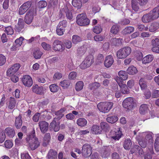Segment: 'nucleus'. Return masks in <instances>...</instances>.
<instances>
[{
  "mask_svg": "<svg viewBox=\"0 0 159 159\" xmlns=\"http://www.w3.org/2000/svg\"><path fill=\"white\" fill-rule=\"evenodd\" d=\"M29 148L32 150H34L40 146V142L35 135V131L27 134L25 138Z\"/></svg>",
  "mask_w": 159,
  "mask_h": 159,
  "instance_id": "f257e3e1",
  "label": "nucleus"
},
{
  "mask_svg": "<svg viewBox=\"0 0 159 159\" xmlns=\"http://www.w3.org/2000/svg\"><path fill=\"white\" fill-rule=\"evenodd\" d=\"M131 52V49L130 47H125L120 48L117 51L116 56L119 59H124L129 55Z\"/></svg>",
  "mask_w": 159,
  "mask_h": 159,
  "instance_id": "f03ea898",
  "label": "nucleus"
},
{
  "mask_svg": "<svg viewBox=\"0 0 159 159\" xmlns=\"http://www.w3.org/2000/svg\"><path fill=\"white\" fill-rule=\"evenodd\" d=\"M113 105V103L111 102H101L98 104L97 107L101 112L106 113L109 111Z\"/></svg>",
  "mask_w": 159,
  "mask_h": 159,
  "instance_id": "7ed1b4c3",
  "label": "nucleus"
},
{
  "mask_svg": "<svg viewBox=\"0 0 159 159\" xmlns=\"http://www.w3.org/2000/svg\"><path fill=\"white\" fill-rule=\"evenodd\" d=\"M89 20L86 17L84 13H82L78 15L76 17L77 23L80 26L88 25L89 23Z\"/></svg>",
  "mask_w": 159,
  "mask_h": 159,
  "instance_id": "20e7f679",
  "label": "nucleus"
},
{
  "mask_svg": "<svg viewBox=\"0 0 159 159\" xmlns=\"http://www.w3.org/2000/svg\"><path fill=\"white\" fill-rule=\"evenodd\" d=\"M72 10L71 6L70 4H68L65 6L64 7L61 8L60 12L63 15L65 14L67 19L71 20L73 18Z\"/></svg>",
  "mask_w": 159,
  "mask_h": 159,
  "instance_id": "39448f33",
  "label": "nucleus"
},
{
  "mask_svg": "<svg viewBox=\"0 0 159 159\" xmlns=\"http://www.w3.org/2000/svg\"><path fill=\"white\" fill-rule=\"evenodd\" d=\"M110 132L109 137L115 140H118L121 138L122 133L119 127L116 126Z\"/></svg>",
  "mask_w": 159,
  "mask_h": 159,
  "instance_id": "423d86ee",
  "label": "nucleus"
},
{
  "mask_svg": "<svg viewBox=\"0 0 159 159\" xmlns=\"http://www.w3.org/2000/svg\"><path fill=\"white\" fill-rule=\"evenodd\" d=\"M122 105L124 108L128 110H132L134 106L133 98L131 97L127 98L124 100Z\"/></svg>",
  "mask_w": 159,
  "mask_h": 159,
  "instance_id": "0eeeda50",
  "label": "nucleus"
},
{
  "mask_svg": "<svg viewBox=\"0 0 159 159\" xmlns=\"http://www.w3.org/2000/svg\"><path fill=\"white\" fill-rule=\"evenodd\" d=\"M120 91H117L115 93L116 97L117 98H119L121 95V94H125L129 93V90L125 84H124L119 86Z\"/></svg>",
  "mask_w": 159,
  "mask_h": 159,
  "instance_id": "6e6552de",
  "label": "nucleus"
},
{
  "mask_svg": "<svg viewBox=\"0 0 159 159\" xmlns=\"http://www.w3.org/2000/svg\"><path fill=\"white\" fill-rule=\"evenodd\" d=\"M20 67V65L19 63L15 64L8 69L7 71V74L8 76H11L15 73L18 71Z\"/></svg>",
  "mask_w": 159,
  "mask_h": 159,
  "instance_id": "1a4fd4ad",
  "label": "nucleus"
},
{
  "mask_svg": "<svg viewBox=\"0 0 159 159\" xmlns=\"http://www.w3.org/2000/svg\"><path fill=\"white\" fill-rule=\"evenodd\" d=\"M82 152L85 157H89L92 152L91 146L88 144L84 145L82 147Z\"/></svg>",
  "mask_w": 159,
  "mask_h": 159,
  "instance_id": "9d476101",
  "label": "nucleus"
},
{
  "mask_svg": "<svg viewBox=\"0 0 159 159\" xmlns=\"http://www.w3.org/2000/svg\"><path fill=\"white\" fill-rule=\"evenodd\" d=\"M139 1V3L141 5H143L146 4L148 0H137ZM132 7L133 9L135 11H138L139 9V7L138 2L136 0H132Z\"/></svg>",
  "mask_w": 159,
  "mask_h": 159,
  "instance_id": "9b49d317",
  "label": "nucleus"
},
{
  "mask_svg": "<svg viewBox=\"0 0 159 159\" xmlns=\"http://www.w3.org/2000/svg\"><path fill=\"white\" fill-rule=\"evenodd\" d=\"M21 80L24 86L27 87H31L33 84L31 77L29 75H25L22 78Z\"/></svg>",
  "mask_w": 159,
  "mask_h": 159,
  "instance_id": "f8f14e48",
  "label": "nucleus"
},
{
  "mask_svg": "<svg viewBox=\"0 0 159 159\" xmlns=\"http://www.w3.org/2000/svg\"><path fill=\"white\" fill-rule=\"evenodd\" d=\"M152 134V133L150 132L139 133L138 134L139 137L143 138L145 137L144 139L148 143H152L153 140Z\"/></svg>",
  "mask_w": 159,
  "mask_h": 159,
  "instance_id": "ddd939ff",
  "label": "nucleus"
},
{
  "mask_svg": "<svg viewBox=\"0 0 159 159\" xmlns=\"http://www.w3.org/2000/svg\"><path fill=\"white\" fill-rule=\"evenodd\" d=\"M31 3L30 2H27L24 3L19 8V13L20 15L24 14L30 7Z\"/></svg>",
  "mask_w": 159,
  "mask_h": 159,
  "instance_id": "4468645a",
  "label": "nucleus"
},
{
  "mask_svg": "<svg viewBox=\"0 0 159 159\" xmlns=\"http://www.w3.org/2000/svg\"><path fill=\"white\" fill-rule=\"evenodd\" d=\"M8 108L10 109H13L15 108L17 105L16 100L14 98L10 97L7 102Z\"/></svg>",
  "mask_w": 159,
  "mask_h": 159,
  "instance_id": "2eb2a0df",
  "label": "nucleus"
},
{
  "mask_svg": "<svg viewBox=\"0 0 159 159\" xmlns=\"http://www.w3.org/2000/svg\"><path fill=\"white\" fill-rule=\"evenodd\" d=\"M39 126L42 132L44 133L47 131L48 129V124L45 121L39 122Z\"/></svg>",
  "mask_w": 159,
  "mask_h": 159,
  "instance_id": "dca6fc26",
  "label": "nucleus"
},
{
  "mask_svg": "<svg viewBox=\"0 0 159 159\" xmlns=\"http://www.w3.org/2000/svg\"><path fill=\"white\" fill-rule=\"evenodd\" d=\"M53 48L54 50L57 51H62L64 49V47H62L61 42L58 40H55L53 44Z\"/></svg>",
  "mask_w": 159,
  "mask_h": 159,
  "instance_id": "f3484780",
  "label": "nucleus"
},
{
  "mask_svg": "<svg viewBox=\"0 0 159 159\" xmlns=\"http://www.w3.org/2000/svg\"><path fill=\"white\" fill-rule=\"evenodd\" d=\"M33 92L38 94H42L44 90L42 86H39L37 84L34 85L32 88Z\"/></svg>",
  "mask_w": 159,
  "mask_h": 159,
  "instance_id": "a211bd4d",
  "label": "nucleus"
},
{
  "mask_svg": "<svg viewBox=\"0 0 159 159\" xmlns=\"http://www.w3.org/2000/svg\"><path fill=\"white\" fill-rule=\"evenodd\" d=\"M114 62V60L112 57L111 55H109L106 57L104 64L105 67L109 68L112 65Z\"/></svg>",
  "mask_w": 159,
  "mask_h": 159,
  "instance_id": "6ab92c4d",
  "label": "nucleus"
},
{
  "mask_svg": "<svg viewBox=\"0 0 159 159\" xmlns=\"http://www.w3.org/2000/svg\"><path fill=\"white\" fill-rule=\"evenodd\" d=\"M56 118H54V119L51 123L50 127L51 129H53L55 132H57L59 130V122L58 121H56L55 120Z\"/></svg>",
  "mask_w": 159,
  "mask_h": 159,
  "instance_id": "aec40b11",
  "label": "nucleus"
},
{
  "mask_svg": "<svg viewBox=\"0 0 159 159\" xmlns=\"http://www.w3.org/2000/svg\"><path fill=\"white\" fill-rule=\"evenodd\" d=\"M150 13L154 20L157 19L159 17V6L154 8Z\"/></svg>",
  "mask_w": 159,
  "mask_h": 159,
  "instance_id": "412c9836",
  "label": "nucleus"
},
{
  "mask_svg": "<svg viewBox=\"0 0 159 159\" xmlns=\"http://www.w3.org/2000/svg\"><path fill=\"white\" fill-rule=\"evenodd\" d=\"M90 132L93 134H101L102 132V131L100 126L96 125H94L91 128Z\"/></svg>",
  "mask_w": 159,
  "mask_h": 159,
  "instance_id": "4be33fe9",
  "label": "nucleus"
},
{
  "mask_svg": "<svg viewBox=\"0 0 159 159\" xmlns=\"http://www.w3.org/2000/svg\"><path fill=\"white\" fill-rule=\"evenodd\" d=\"M33 18V13L32 11L28 12L26 14L25 21L26 23L29 24L32 22Z\"/></svg>",
  "mask_w": 159,
  "mask_h": 159,
  "instance_id": "5701e85b",
  "label": "nucleus"
},
{
  "mask_svg": "<svg viewBox=\"0 0 159 159\" xmlns=\"http://www.w3.org/2000/svg\"><path fill=\"white\" fill-rule=\"evenodd\" d=\"M68 107H63L61 109L59 110L56 112L55 114L57 117L56 119H58L59 120L63 116L65 112L66 111Z\"/></svg>",
  "mask_w": 159,
  "mask_h": 159,
  "instance_id": "b1692460",
  "label": "nucleus"
},
{
  "mask_svg": "<svg viewBox=\"0 0 159 159\" xmlns=\"http://www.w3.org/2000/svg\"><path fill=\"white\" fill-rule=\"evenodd\" d=\"M153 149L152 146H151L150 148L147 149L145 152V159H152V155L153 154Z\"/></svg>",
  "mask_w": 159,
  "mask_h": 159,
  "instance_id": "393cba45",
  "label": "nucleus"
},
{
  "mask_svg": "<svg viewBox=\"0 0 159 159\" xmlns=\"http://www.w3.org/2000/svg\"><path fill=\"white\" fill-rule=\"evenodd\" d=\"M137 140L138 141L139 145L142 148H145L146 147L148 142L141 137H139L138 134L136 137Z\"/></svg>",
  "mask_w": 159,
  "mask_h": 159,
  "instance_id": "a878e982",
  "label": "nucleus"
},
{
  "mask_svg": "<svg viewBox=\"0 0 159 159\" xmlns=\"http://www.w3.org/2000/svg\"><path fill=\"white\" fill-rule=\"evenodd\" d=\"M153 20H154L150 12L143 15L142 18V20L144 23L149 22Z\"/></svg>",
  "mask_w": 159,
  "mask_h": 159,
  "instance_id": "bb28decb",
  "label": "nucleus"
},
{
  "mask_svg": "<svg viewBox=\"0 0 159 159\" xmlns=\"http://www.w3.org/2000/svg\"><path fill=\"white\" fill-rule=\"evenodd\" d=\"M23 27V19L19 18L18 20V23L15 25V30L17 31L20 32Z\"/></svg>",
  "mask_w": 159,
  "mask_h": 159,
  "instance_id": "cd10ccee",
  "label": "nucleus"
},
{
  "mask_svg": "<svg viewBox=\"0 0 159 159\" xmlns=\"http://www.w3.org/2000/svg\"><path fill=\"white\" fill-rule=\"evenodd\" d=\"M24 39L22 37H20L19 38L17 39L15 42L16 45V46H14L12 47L11 48L12 50H16L17 49V48L21 45L22 43V41Z\"/></svg>",
  "mask_w": 159,
  "mask_h": 159,
  "instance_id": "c85d7f7f",
  "label": "nucleus"
},
{
  "mask_svg": "<svg viewBox=\"0 0 159 159\" xmlns=\"http://www.w3.org/2000/svg\"><path fill=\"white\" fill-rule=\"evenodd\" d=\"M5 132L11 138L13 137L15 135V131L14 129L11 127H7L5 130Z\"/></svg>",
  "mask_w": 159,
  "mask_h": 159,
  "instance_id": "c756f323",
  "label": "nucleus"
},
{
  "mask_svg": "<svg viewBox=\"0 0 159 159\" xmlns=\"http://www.w3.org/2000/svg\"><path fill=\"white\" fill-rule=\"evenodd\" d=\"M130 151L132 153L138 152L139 154L140 155H142L144 154L143 149L138 145H135L134 147L131 149Z\"/></svg>",
  "mask_w": 159,
  "mask_h": 159,
  "instance_id": "7c9ffc66",
  "label": "nucleus"
},
{
  "mask_svg": "<svg viewBox=\"0 0 159 159\" xmlns=\"http://www.w3.org/2000/svg\"><path fill=\"white\" fill-rule=\"evenodd\" d=\"M154 57L153 55H148L144 57L142 60V63L146 64L151 62L153 60Z\"/></svg>",
  "mask_w": 159,
  "mask_h": 159,
  "instance_id": "2f4dec72",
  "label": "nucleus"
},
{
  "mask_svg": "<svg viewBox=\"0 0 159 159\" xmlns=\"http://www.w3.org/2000/svg\"><path fill=\"white\" fill-rule=\"evenodd\" d=\"M138 72V71L136 67L133 66H130L127 70V73L130 75H134Z\"/></svg>",
  "mask_w": 159,
  "mask_h": 159,
  "instance_id": "473e14b6",
  "label": "nucleus"
},
{
  "mask_svg": "<svg viewBox=\"0 0 159 159\" xmlns=\"http://www.w3.org/2000/svg\"><path fill=\"white\" fill-rule=\"evenodd\" d=\"M50 139V134L49 133L46 134L43 138V145L45 146L49 144Z\"/></svg>",
  "mask_w": 159,
  "mask_h": 159,
  "instance_id": "72a5a7b5",
  "label": "nucleus"
},
{
  "mask_svg": "<svg viewBox=\"0 0 159 159\" xmlns=\"http://www.w3.org/2000/svg\"><path fill=\"white\" fill-rule=\"evenodd\" d=\"M123 41L122 39L113 38L111 39V43L113 45L118 46L121 44Z\"/></svg>",
  "mask_w": 159,
  "mask_h": 159,
  "instance_id": "f704fd0d",
  "label": "nucleus"
},
{
  "mask_svg": "<svg viewBox=\"0 0 159 159\" xmlns=\"http://www.w3.org/2000/svg\"><path fill=\"white\" fill-rule=\"evenodd\" d=\"M21 118V116L20 115H19L16 118L15 125L17 129H20L22 125V120Z\"/></svg>",
  "mask_w": 159,
  "mask_h": 159,
  "instance_id": "c9c22d12",
  "label": "nucleus"
},
{
  "mask_svg": "<svg viewBox=\"0 0 159 159\" xmlns=\"http://www.w3.org/2000/svg\"><path fill=\"white\" fill-rule=\"evenodd\" d=\"M57 152L53 150H51L48 153V157L49 159H57Z\"/></svg>",
  "mask_w": 159,
  "mask_h": 159,
  "instance_id": "e433bc0d",
  "label": "nucleus"
},
{
  "mask_svg": "<svg viewBox=\"0 0 159 159\" xmlns=\"http://www.w3.org/2000/svg\"><path fill=\"white\" fill-rule=\"evenodd\" d=\"M148 111V107L147 105L145 104L141 105L139 108V112L141 114H146Z\"/></svg>",
  "mask_w": 159,
  "mask_h": 159,
  "instance_id": "4c0bfd02",
  "label": "nucleus"
},
{
  "mask_svg": "<svg viewBox=\"0 0 159 159\" xmlns=\"http://www.w3.org/2000/svg\"><path fill=\"white\" fill-rule=\"evenodd\" d=\"M134 28L132 26H127L123 29L122 32L125 34H129L134 32Z\"/></svg>",
  "mask_w": 159,
  "mask_h": 159,
  "instance_id": "58836bf2",
  "label": "nucleus"
},
{
  "mask_svg": "<svg viewBox=\"0 0 159 159\" xmlns=\"http://www.w3.org/2000/svg\"><path fill=\"white\" fill-rule=\"evenodd\" d=\"M159 28V24L157 23H153L149 26V31L151 32H154Z\"/></svg>",
  "mask_w": 159,
  "mask_h": 159,
  "instance_id": "ea45409f",
  "label": "nucleus"
},
{
  "mask_svg": "<svg viewBox=\"0 0 159 159\" xmlns=\"http://www.w3.org/2000/svg\"><path fill=\"white\" fill-rule=\"evenodd\" d=\"M88 66H90L93 63V57L92 56L87 57L84 61Z\"/></svg>",
  "mask_w": 159,
  "mask_h": 159,
  "instance_id": "a19ab883",
  "label": "nucleus"
},
{
  "mask_svg": "<svg viewBox=\"0 0 159 159\" xmlns=\"http://www.w3.org/2000/svg\"><path fill=\"white\" fill-rule=\"evenodd\" d=\"M77 124L79 126H84L86 125L87 121L85 119L80 118L77 120Z\"/></svg>",
  "mask_w": 159,
  "mask_h": 159,
  "instance_id": "79ce46f5",
  "label": "nucleus"
},
{
  "mask_svg": "<svg viewBox=\"0 0 159 159\" xmlns=\"http://www.w3.org/2000/svg\"><path fill=\"white\" fill-rule=\"evenodd\" d=\"M118 120V117L117 116H109L107 118V121L108 122L111 124L115 123Z\"/></svg>",
  "mask_w": 159,
  "mask_h": 159,
  "instance_id": "37998d69",
  "label": "nucleus"
},
{
  "mask_svg": "<svg viewBox=\"0 0 159 159\" xmlns=\"http://www.w3.org/2000/svg\"><path fill=\"white\" fill-rule=\"evenodd\" d=\"M119 77L122 78L124 80H126L128 77V75L126 72L123 70H120L118 72Z\"/></svg>",
  "mask_w": 159,
  "mask_h": 159,
  "instance_id": "c03bdc74",
  "label": "nucleus"
},
{
  "mask_svg": "<svg viewBox=\"0 0 159 159\" xmlns=\"http://www.w3.org/2000/svg\"><path fill=\"white\" fill-rule=\"evenodd\" d=\"M84 86V83L82 81L77 82L75 84V89L77 91L81 90L83 88Z\"/></svg>",
  "mask_w": 159,
  "mask_h": 159,
  "instance_id": "a18cd8bd",
  "label": "nucleus"
},
{
  "mask_svg": "<svg viewBox=\"0 0 159 159\" xmlns=\"http://www.w3.org/2000/svg\"><path fill=\"white\" fill-rule=\"evenodd\" d=\"M132 145V143L131 140L130 139H128L126 140L124 143V147L126 149H129Z\"/></svg>",
  "mask_w": 159,
  "mask_h": 159,
  "instance_id": "49530a36",
  "label": "nucleus"
},
{
  "mask_svg": "<svg viewBox=\"0 0 159 159\" xmlns=\"http://www.w3.org/2000/svg\"><path fill=\"white\" fill-rule=\"evenodd\" d=\"M151 45L153 47L159 46V38L156 37H154L151 40Z\"/></svg>",
  "mask_w": 159,
  "mask_h": 159,
  "instance_id": "de8ad7c7",
  "label": "nucleus"
},
{
  "mask_svg": "<svg viewBox=\"0 0 159 159\" xmlns=\"http://www.w3.org/2000/svg\"><path fill=\"white\" fill-rule=\"evenodd\" d=\"M81 40V38L79 36L74 35L72 37V41L74 44H76Z\"/></svg>",
  "mask_w": 159,
  "mask_h": 159,
  "instance_id": "09e8293b",
  "label": "nucleus"
},
{
  "mask_svg": "<svg viewBox=\"0 0 159 159\" xmlns=\"http://www.w3.org/2000/svg\"><path fill=\"white\" fill-rule=\"evenodd\" d=\"M72 3L74 7H76L78 8H80L82 6L81 2L77 0H72Z\"/></svg>",
  "mask_w": 159,
  "mask_h": 159,
  "instance_id": "8fccbe9b",
  "label": "nucleus"
},
{
  "mask_svg": "<svg viewBox=\"0 0 159 159\" xmlns=\"http://www.w3.org/2000/svg\"><path fill=\"white\" fill-rule=\"evenodd\" d=\"M100 86L99 83L95 82L93 83L90 84L89 85V88L91 90H93L95 89H98Z\"/></svg>",
  "mask_w": 159,
  "mask_h": 159,
  "instance_id": "3c124183",
  "label": "nucleus"
},
{
  "mask_svg": "<svg viewBox=\"0 0 159 159\" xmlns=\"http://www.w3.org/2000/svg\"><path fill=\"white\" fill-rule=\"evenodd\" d=\"M101 154L102 157L104 158L107 157L109 156V153L107 147H104V149L102 150Z\"/></svg>",
  "mask_w": 159,
  "mask_h": 159,
  "instance_id": "603ef678",
  "label": "nucleus"
},
{
  "mask_svg": "<svg viewBox=\"0 0 159 159\" xmlns=\"http://www.w3.org/2000/svg\"><path fill=\"white\" fill-rule=\"evenodd\" d=\"M49 88L50 91L53 93L57 92L59 89L58 86L56 84L50 85Z\"/></svg>",
  "mask_w": 159,
  "mask_h": 159,
  "instance_id": "864d4df0",
  "label": "nucleus"
},
{
  "mask_svg": "<svg viewBox=\"0 0 159 159\" xmlns=\"http://www.w3.org/2000/svg\"><path fill=\"white\" fill-rule=\"evenodd\" d=\"M139 84L142 90L145 89L147 87L146 82L143 78H141L139 82Z\"/></svg>",
  "mask_w": 159,
  "mask_h": 159,
  "instance_id": "5fc2aeb1",
  "label": "nucleus"
},
{
  "mask_svg": "<svg viewBox=\"0 0 159 159\" xmlns=\"http://www.w3.org/2000/svg\"><path fill=\"white\" fill-rule=\"evenodd\" d=\"M42 54V52L39 49L35 50L33 52L34 56L36 59L40 58Z\"/></svg>",
  "mask_w": 159,
  "mask_h": 159,
  "instance_id": "6e6d98bb",
  "label": "nucleus"
},
{
  "mask_svg": "<svg viewBox=\"0 0 159 159\" xmlns=\"http://www.w3.org/2000/svg\"><path fill=\"white\" fill-rule=\"evenodd\" d=\"M70 82L68 80H64L60 82V85L64 89L67 88L70 85Z\"/></svg>",
  "mask_w": 159,
  "mask_h": 159,
  "instance_id": "4d7b16f0",
  "label": "nucleus"
},
{
  "mask_svg": "<svg viewBox=\"0 0 159 159\" xmlns=\"http://www.w3.org/2000/svg\"><path fill=\"white\" fill-rule=\"evenodd\" d=\"M21 159H31V157L29 155L28 153L26 152H24L20 154Z\"/></svg>",
  "mask_w": 159,
  "mask_h": 159,
  "instance_id": "13d9d810",
  "label": "nucleus"
},
{
  "mask_svg": "<svg viewBox=\"0 0 159 159\" xmlns=\"http://www.w3.org/2000/svg\"><path fill=\"white\" fill-rule=\"evenodd\" d=\"M100 129H102V131L103 130L106 131L108 128L109 126L108 124L105 122H101L100 123Z\"/></svg>",
  "mask_w": 159,
  "mask_h": 159,
  "instance_id": "bf43d9fd",
  "label": "nucleus"
},
{
  "mask_svg": "<svg viewBox=\"0 0 159 159\" xmlns=\"http://www.w3.org/2000/svg\"><path fill=\"white\" fill-rule=\"evenodd\" d=\"M5 32L8 35H11L13 34V29L11 26H8L5 28Z\"/></svg>",
  "mask_w": 159,
  "mask_h": 159,
  "instance_id": "052dcab7",
  "label": "nucleus"
},
{
  "mask_svg": "<svg viewBox=\"0 0 159 159\" xmlns=\"http://www.w3.org/2000/svg\"><path fill=\"white\" fill-rule=\"evenodd\" d=\"M102 30V28L101 26L98 25L94 27L93 29V31L94 33L97 34H99L101 33Z\"/></svg>",
  "mask_w": 159,
  "mask_h": 159,
  "instance_id": "680f3d73",
  "label": "nucleus"
},
{
  "mask_svg": "<svg viewBox=\"0 0 159 159\" xmlns=\"http://www.w3.org/2000/svg\"><path fill=\"white\" fill-rule=\"evenodd\" d=\"M135 84L134 81V80L131 79L129 80L127 82V86L129 89H132Z\"/></svg>",
  "mask_w": 159,
  "mask_h": 159,
  "instance_id": "e2e57ef3",
  "label": "nucleus"
},
{
  "mask_svg": "<svg viewBox=\"0 0 159 159\" xmlns=\"http://www.w3.org/2000/svg\"><path fill=\"white\" fill-rule=\"evenodd\" d=\"M4 145L7 148H10L12 147L13 143L10 140H7L4 143Z\"/></svg>",
  "mask_w": 159,
  "mask_h": 159,
  "instance_id": "0e129e2a",
  "label": "nucleus"
},
{
  "mask_svg": "<svg viewBox=\"0 0 159 159\" xmlns=\"http://www.w3.org/2000/svg\"><path fill=\"white\" fill-rule=\"evenodd\" d=\"M119 31V28L116 25H113L111 28V32L114 34H116Z\"/></svg>",
  "mask_w": 159,
  "mask_h": 159,
  "instance_id": "69168bd1",
  "label": "nucleus"
},
{
  "mask_svg": "<svg viewBox=\"0 0 159 159\" xmlns=\"http://www.w3.org/2000/svg\"><path fill=\"white\" fill-rule=\"evenodd\" d=\"M115 80L118 84L119 86L124 84L123 80L119 76H116L115 78Z\"/></svg>",
  "mask_w": 159,
  "mask_h": 159,
  "instance_id": "338daca9",
  "label": "nucleus"
},
{
  "mask_svg": "<svg viewBox=\"0 0 159 159\" xmlns=\"http://www.w3.org/2000/svg\"><path fill=\"white\" fill-rule=\"evenodd\" d=\"M154 146L156 150L159 151V136L157 137L155 139Z\"/></svg>",
  "mask_w": 159,
  "mask_h": 159,
  "instance_id": "774afa93",
  "label": "nucleus"
}]
</instances>
